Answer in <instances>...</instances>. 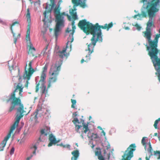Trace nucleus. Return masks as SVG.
<instances>
[{
  "label": "nucleus",
  "instance_id": "f257e3e1",
  "mask_svg": "<svg viewBox=\"0 0 160 160\" xmlns=\"http://www.w3.org/2000/svg\"><path fill=\"white\" fill-rule=\"evenodd\" d=\"M152 32L145 35L144 37L147 39L148 45L147 44L148 51V55L150 56L156 70V75L158 76V80L160 81V50L158 48V38L160 36L155 35L154 40L151 39Z\"/></svg>",
  "mask_w": 160,
  "mask_h": 160
},
{
  "label": "nucleus",
  "instance_id": "f03ea898",
  "mask_svg": "<svg viewBox=\"0 0 160 160\" xmlns=\"http://www.w3.org/2000/svg\"><path fill=\"white\" fill-rule=\"evenodd\" d=\"M22 77L19 76V82L16 86V89L11 93L9 98L7 100V103L9 101L11 102V106L9 108V112H11L13 110L15 109L16 108L20 107L21 106H22L23 109H24L23 104L22 103L21 99L19 98H16L15 92H17V90L20 89L21 88H22V89L23 87L21 84Z\"/></svg>",
  "mask_w": 160,
  "mask_h": 160
},
{
  "label": "nucleus",
  "instance_id": "7ed1b4c3",
  "mask_svg": "<svg viewBox=\"0 0 160 160\" xmlns=\"http://www.w3.org/2000/svg\"><path fill=\"white\" fill-rule=\"evenodd\" d=\"M48 69V66L46 64L44 67L43 70L42 72L41 76V77L40 80L38 82V81H37V78L38 77H36L35 78V81L36 82V92H38L39 89V85L41 84V90L42 92V96L44 95L45 94V96H46V94L48 92V90L46 89V86L45 84V80L46 78V72H47Z\"/></svg>",
  "mask_w": 160,
  "mask_h": 160
},
{
  "label": "nucleus",
  "instance_id": "20e7f679",
  "mask_svg": "<svg viewBox=\"0 0 160 160\" xmlns=\"http://www.w3.org/2000/svg\"><path fill=\"white\" fill-rule=\"evenodd\" d=\"M107 24H105L104 26L99 25L98 23H97L95 25H93V27H95L96 30L94 31L92 30L91 34L93 35L91 40L92 41V43L95 44L99 40L100 42H102V30L101 28L106 29L107 28Z\"/></svg>",
  "mask_w": 160,
  "mask_h": 160
},
{
  "label": "nucleus",
  "instance_id": "39448f33",
  "mask_svg": "<svg viewBox=\"0 0 160 160\" xmlns=\"http://www.w3.org/2000/svg\"><path fill=\"white\" fill-rule=\"evenodd\" d=\"M54 13L55 17V21L57 22L55 35L57 38L58 35V32L61 31L62 28L64 27L65 21L63 20V17L60 16V10L54 9Z\"/></svg>",
  "mask_w": 160,
  "mask_h": 160
},
{
  "label": "nucleus",
  "instance_id": "423d86ee",
  "mask_svg": "<svg viewBox=\"0 0 160 160\" xmlns=\"http://www.w3.org/2000/svg\"><path fill=\"white\" fill-rule=\"evenodd\" d=\"M78 26L81 27V29L83 30V31L88 34H89L90 32L91 34L92 30L95 31L96 28L93 27V24L89 22H87L85 19L80 20L78 23Z\"/></svg>",
  "mask_w": 160,
  "mask_h": 160
},
{
  "label": "nucleus",
  "instance_id": "0eeeda50",
  "mask_svg": "<svg viewBox=\"0 0 160 160\" xmlns=\"http://www.w3.org/2000/svg\"><path fill=\"white\" fill-rule=\"evenodd\" d=\"M74 121H73V122L75 126L76 130L77 132L80 133V132L79 131V129H81L82 130V133L81 134V136L82 139H83L84 135V133L86 134L87 132L89 130V128H88V123H86L84 122L83 120H82L83 121V122L82 123V126H81L79 125H77V123H79V121L78 118L77 117H75L74 118Z\"/></svg>",
  "mask_w": 160,
  "mask_h": 160
},
{
  "label": "nucleus",
  "instance_id": "6e6552de",
  "mask_svg": "<svg viewBox=\"0 0 160 160\" xmlns=\"http://www.w3.org/2000/svg\"><path fill=\"white\" fill-rule=\"evenodd\" d=\"M17 110V114L16 117H15V119L16 121L14 122L10 127L9 132L11 134L13 132V131L14 130L16 127L18 126V123L20 122L21 118L24 115V111L23 109L22 106H21L20 107L16 108L15 109Z\"/></svg>",
  "mask_w": 160,
  "mask_h": 160
},
{
  "label": "nucleus",
  "instance_id": "1a4fd4ad",
  "mask_svg": "<svg viewBox=\"0 0 160 160\" xmlns=\"http://www.w3.org/2000/svg\"><path fill=\"white\" fill-rule=\"evenodd\" d=\"M61 70V68L52 65L51 66L49 71V73L50 74V77L49 82V83L48 86H50L51 83H53L56 82L57 79V77L58 76L59 72Z\"/></svg>",
  "mask_w": 160,
  "mask_h": 160
},
{
  "label": "nucleus",
  "instance_id": "9d476101",
  "mask_svg": "<svg viewBox=\"0 0 160 160\" xmlns=\"http://www.w3.org/2000/svg\"><path fill=\"white\" fill-rule=\"evenodd\" d=\"M136 145L134 143L132 144L127 148L122 160H131L133 156V152L136 150Z\"/></svg>",
  "mask_w": 160,
  "mask_h": 160
},
{
  "label": "nucleus",
  "instance_id": "9b49d317",
  "mask_svg": "<svg viewBox=\"0 0 160 160\" xmlns=\"http://www.w3.org/2000/svg\"><path fill=\"white\" fill-rule=\"evenodd\" d=\"M68 42L67 43L66 47H64L62 51H59L58 52V55L60 58L59 61H57L56 62L55 64L53 65L54 66H56L57 67L61 68V66L63 60V58L64 56H65L66 55L65 53L66 52L67 48L68 47Z\"/></svg>",
  "mask_w": 160,
  "mask_h": 160
},
{
  "label": "nucleus",
  "instance_id": "f8f14e48",
  "mask_svg": "<svg viewBox=\"0 0 160 160\" xmlns=\"http://www.w3.org/2000/svg\"><path fill=\"white\" fill-rule=\"evenodd\" d=\"M81 1V0H72V2L74 4V5L73 7V8L70 9L69 10V13L75 20L78 18L76 12L77 9L76 7L80 4V2Z\"/></svg>",
  "mask_w": 160,
  "mask_h": 160
},
{
  "label": "nucleus",
  "instance_id": "ddd939ff",
  "mask_svg": "<svg viewBox=\"0 0 160 160\" xmlns=\"http://www.w3.org/2000/svg\"><path fill=\"white\" fill-rule=\"evenodd\" d=\"M96 43H95V44H94L92 43V41H91V42L88 44V49H86V51H88L89 52L88 55L86 56L87 59L85 60V62H87L90 60L91 59L90 55L93 52L95 46L96 45Z\"/></svg>",
  "mask_w": 160,
  "mask_h": 160
},
{
  "label": "nucleus",
  "instance_id": "4468645a",
  "mask_svg": "<svg viewBox=\"0 0 160 160\" xmlns=\"http://www.w3.org/2000/svg\"><path fill=\"white\" fill-rule=\"evenodd\" d=\"M29 68L28 74H27V71L26 69V67H25V73L23 77V79L24 80L26 79H28V80H29L30 79L31 75L33 74L34 72L35 71V69L32 68V61L30 62L29 63Z\"/></svg>",
  "mask_w": 160,
  "mask_h": 160
},
{
  "label": "nucleus",
  "instance_id": "2eb2a0df",
  "mask_svg": "<svg viewBox=\"0 0 160 160\" xmlns=\"http://www.w3.org/2000/svg\"><path fill=\"white\" fill-rule=\"evenodd\" d=\"M149 15V20L147 24L146 28V30L145 33V35L152 32V30L150 28V27L152 25V20L154 14L152 13H148Z\"/></svg>",
  "mask_w": 160,
  "mask_h": 160
},
{
  "label": "nucleus",
  "instance_id": "dca6fc26",
  "mask_svg": "<svg viewBox=\"0 0 160 160\" xmlns=\"http://www.w3.org/2000/svg\"><path fill=\"white\" fill-rule=\"evenodd\" d=\"M72 30L71 31V30H69V28H68L66 32L69 33L70 32L72 31V32L70 33L69 36L68 38V43L69 42H72L74 40L73 38V34L75 32V30L76 29V26L75 25H73L72 26Z\"/></svg>",
  "mask_w": 160,
  "mask_h": 160
},
{
  "label": "nucleus",
  "instance_id": "f3484780",
  "mask_svg": "<svg viewBox=\"0 0 160 160\" xmlns=\"http://www.w3.org/2000/svg\"><path fill=\"white\" fill-rule=\"evenodd\" d=\"M148 144L149 145V148L148 149V152L150 154V157L153 155L155 156L158 155V159H160V152L159 151H154V153H152V149L150 143V141L148 142Z\"/></svg>",
  "mask_w": 160,
  "mask_h": 160
},
{
  "label": "nucleus",
  "instance_id": "a211bd4d",
  "mask_svg": "<svg viewBox=\"0 0 160 160\" xmlns=\"http://www.w3.org/2000/svg\"><path fill=\"white\" fill-rule=\"evenodd\" d=\"M47 11H46L44 13V18L42 19V21L44 22V27L46 28H48L49 27L48 24H51L52 22V20L51 18L50 19H47Z\"/></svg>",
  "mask_w": 160,
  "mask_h": 160
},
{
  "label": "nucleus",
  "instance_id": "6ab92c4d",
  "mask_svg": "<svg viewBox=\"0 0 160 160\" xmlns=\"http://www.w3.org/2000/svg\"><path fill=\"white\" fill-rule=\"evenodd\" d=\"M160 2V0H157L156 2L153 4V6L149 9L148 11V13H151L153 14H154V13L158 12V9H157V7Z\"/></svg>",
  "mask_w": 160,
  "mask_h": 160
},
{
  "label": "nucleus",
  "instance_id": "aec40b11",
  "mask_svg": "<svg viewBox=\"0 0 160 160\" xmlns=\"http://www.w3.org/2000/svg\"><path fill=\"white\" fill-rule=\"evenodd\" d=\"M42 141L41 139V137H39L38 139L36 142H34L31 146V149H34V151L33 152V154H36V151L37 149V146H38L39 143Z\"/></svg>",
  "mask_w": 160,
  "mask_h": 160
},
{
  "label": "nucleus",
  "instance_id": "412c9836",
  "mask_svg": "<svg viewBox=\"0 0 160 160\" xmlns=\"http://www.w3.org/2000/svg\"><path fill=\"white\" fill-rule=\"evenodd\" d=\"M30 25L29 28H28V30L27 31V34L26 35V39L27 41H28V40L29 41V42L30 44V49L34 51H35V48L33 47V45L32 44L31 42L30 41Z\"/></svg>",
  "mask_w": 160,
  "mask_h": 160
},
{
  "label": "nucleus",
  "instance_id": "4be33fe9",
  "mask_svg": "<svg viewBox=\"0 0 160 160\" xmlns=\"http://www.w3.org/2000/svg\"><path fill=\"white\" fill-rule=\"evenodd\" d=\"M49 140L50 141V142L49 143L48 145V147L51 146L53 144H55L59 142V140L57 141L56 140L55 136L52 134H51L50 135Z\"/></svg>",
  "mask_w": 160,
  "mask_h": 160
},
{
  "label": "nucleus",
  "instance_id": "5701e85b",
  "mask_svg": "<svg viewBox=\"0 0 160 160\" xmlns=\"http://www.w3.org/2000/svg\"><path fill=\"white\" fill-rule=\"evenodd\" d=\"M50 4H49L48 2L46 3V7L45 9L46 10L47 9L49 6H51V9L50 11H49L48 12L51 13V10L56 5V2L55 0H50Z\"/></svg>",
  "mask_w": 160,
  "mask_h": 160
},
{
  "label": "nucleus",
  "instance_id": "b1692460",
  "mask_svg": "<svg viewBox=\"0 0 160 160\" xmlns=\"http://www.w3.org/2000/svg\"><path fill=\"white\" fill-rule=\"evenodd\" d=\"M50 130V128H48L47 127L42 129L40 131V137L41 138L42 136H47Z\"/></svg>",
  "mask_w": 160,
  "mask_h": 160
},
{
  "label": "nucleus",
  "instance_id": "393cba45",
  "mask_svg": "<svg viewBox=\"0 0 160 160\" xmlns=\"http://www.w3.org/2000/svg\"><path fill=\"white\" fill-rule=\"evenodd\" d=\"M113 148L112 149L111 151L107 154L106 150L105 149L104 150V156L105 157L106 159L110 160V157L111 155H112L113 151Z\"/></svg>",
  "mask_w": 160,
  "mask_h": 160
},
{
  "label": "nucleus",
  "instance_id": "a878e982",
  "mask_svg": "<svg viewBox=\"0 0 160 160\" xmlns=\"http://www.w3.org/2000/svg\"><path fill=\"white\" fill-rule=\"evenodd\" d=\"M9 68L10 71L11 72V71L12 69H13L14 70H15L17 69H18V76L20 75V69L18 67H17L15 65V63L14 62H13V63H12V65L11 67H10L9 65Z\"/></svg>",
  "mask_w": 160,
  "mask_h": 160
},
{
  "label": "nucleus",
  "instance_id": "bb28decb",
  "mask_svg": "<svg viewBox=\"0 0 160 160\" xmlns=\"http://www.w3.org/2000/svg\"><path fill=\"white\" fill-rule=\"evenodd\" d=\"M10 29L12 31V33L13 34V37L14 38V42L15 44H16V43H17V39L18 38H19L20 37L21 34H20V33H19L18 34V36L16 37L15 35V33H14L13 32V29H12V26H11L10 27Z\"/></svg>",
  "mask_w": 160,
  "mask_h": 160
},
{
  "label": "nucleus",
  "instance_id": "cd10ccee",
  "mask_svg": "<svg viewBox=\"0 0 160 160\" xmlns=\"http://www.w3.org/2000/svg\"><path fill=\"white\" fill-rule=\"evenodd\" d=\"M72 154L73 155L72 158H73L74 160H75L77 159L79 157L80 153L78 150H76L72 152Z\"/></svg>",
  "mask_w": 160,
  "mask_h": 160
},
{
  "label": "nucleus",
  "instance_id": "c85d7f7f",
  "mask_svg": "<svg viewBox=\"0 0 160 160\" xmlns=\"http://www.w3.org/2000/svg\"><path fill=\"white\" fill-rule=\"evenodd\" d=\"M90 130L89 129V132L88 133V136L89 138L91 139L92 140H93L94 139H95L96 138H99V136L97 134H94L93 133L92 135L91 136L89 135L90 132Z\"/></svg>",
  "mask_w": 160,
  "mask_h": 160
},
{
  "label": "nucleus",
  "instance_id": "c756f323",
  "mask_svg": "<svg viewBox=\"0 0 160 160\" xmlns=\"http://www.w3.org/2000/svg\"><path fill=\"white\" fill-rule=\"evenodd\" d=\"M27 12L26 15V18L27 19V22L28 23H30L31 21L30 12V9L29 8L27 10Z\"/></svg>",
  "mask_w": 160,
  "mask_h": 160
},
{
  "label": "nucleus",
  "instance_id": "7c9ffc66",
  "mask_svg": "<svg viewBox=\"0 0 160 160\" xmlns=\"http://www.w3.org/2000/svg\"><path fill=\"white\" fill-rule=\"evenodd\" d=\"M102 145L103 148H106V149L107 150L110 149V145L108 141H105L104 143H102Z\"/></svg>",
  "mask_w": 160,
  "mask_h": 160
},
{
  "label": "nucleus",
  "instance_id": "2f4dec72",
  "mask_svg": "<svg viewBox=\"0 0 160 160\" xmlns=\"http://www.w3.org/2000/svg\"><path fill=\"white\" fill-rule=\"evenodd\" d=\"M60 16H62L63 17V20H64V16H67L68 17V19L69 21H72V18L71 16L69 15L68 14H66L65 12H62L60 14Z\"/></svg>",
  "mask_w": 160,
  "mask_h": 160
},
{
  "label": "nucleus",
  "instance_id": "473e14b6",
  "mask_svg": "<svg viewBox=\"0 0 160 160\" xmlns=\"http://www.w3.org/2000/svg\"><path fill=\"white\" fill-rule=\"evenodd\" d=\"M11 133H8V135L5 137L4 139L3 140L2 142L4 143H6V144L7 141L8 139L9 138L11 137Z\"/></svg>",
  "mask_w": 160,
  "mask_h": 160
},
{
  "label": "nucleus",
  "instance_id": "72a5a7b5",
  "mask_svg": "<svg viewBox=\"0 0 160 160\" xmlns=\"http://www.w3.org/2000/svg\"><path fill=\"white\" fill-rule=\"evenodd\" d=\"M6 144L2 142H1L0 144V152L3 151L4 148Z\"/></svg>",
  "mask_w": 160,
  "mask_h": 160
},
{
  "label": "nucleus",
  "instance_id": "f704fd0d",
  "mask_svg": "<svg viewBox=\"0 0 160 160\" xmlns=\"http://www.w3.org/2000/svg\"><path fill=\"white\" fill-rule=\"evenodd\" d=\"M160 121V118H159L158 119L156 120L155 123L154 124V126L156 129H159V128L158 127V123L159 121Z\"/></svg>",
  "mask_w": 160,
  "mask_h": 160
},
{
  "label": "nucleus",
  "instance_id": "c9c22d12",
  "mask_svg": "<svg viewBox=\"0 0 160 160\" xmlns=\"http://www.w3.org/2000/svg\"><path fill=\"white\" fill-rule=\"evenodd\" d=\"M72 102V104L71 106V107L73 108H75L76 109H77V108H75V105L76 103V100L71 99Z\"/></svg>",
  "mask_w": 160,
  "mask_h": 160
},
{
  "label": "nucleus",
  "instance_id": "e433bc0d",
  "mask_svg": "<svg viewBox=\"0 0 160 160\" xmlns=\"http://www.w3.org/2000/svg\"><path fill=\"white\" fill-rule=\"evenodd\" d=\"M86 0H84L83 2L82 1V0H81V1L80 2L81 6L83 8H85L86 6V5L85 2Z\"/></svg>",
  "mask_w": 160,
  "mask_h": 160
},
{
  "label": "nucleus",
  "instance_id": "4c0bfd02",
  "mask_svg": "<svg viewBox=\"0 0 160 160\" xmlns=\"http://www.w3.org/2000/svg\"><path fill=\"white\" fill-rule=\"evenodd\" d=\"M39 111V109L38 108H37L35 111V112L34 113V114H35V119H37L38 118L37 115L38 114V112Z\"/></svg>",
  "mask_w": 160,
  "mask_h": 160
},
{
  "label": "nucleus",
  "instance_id": "58836bf2",
  "mask_svg": "<svg viewBox=\"0 0 160 160\" xmlns=\"http://www.w3.org/2000/svg\"><path fill=\"white\" fill-rule=\"evenodd\" d=\"M0 23L2 24L5 25V26H7V24L6 22L2 20L0 18Z\"/></svg>",
  "mask_w": 160,
  "mask_h": 160
},
{
  "label": "nucleus",
  "instance_id": "ea45409f",
  "mask_svg": "<svg viewBox=\"0 0 160 160\" xmlns=\"http://www.w3.org/2000/svg\"><path fill=\"white\" fill-rule=\"evenodd\" d=\"M15 150L14 148L13 147L12 148L10 151V154L12 155L13 154Z\"/></svg>",
  "mask_w": 160,
  "mask_h": 160
},
{
  "label": "nucleus",
  "instance_id": "a19ab883",
  "mask_svg": "<svg viewBox=\"0 0 160 160\" xmlns=\"http://www.w3.org/2000/svg\"><path fill=\"white\" fill-rule=\"evenodd\" d=\"M135 26L136 27L137 29L138 30L140 31L141 30V27L137 23L135 25Z\"/></svg>",
  "mask_w": 160,
  "mask_h": 160
},
{
  "label": "nucleus",
  "instance_id": "79ce46f5",
  "mask_svg": "<svg viewBox=\"0 0 160 160\" xmlns=\"http://www.w3.org/2000/svg\"><path fill=\"white\" fill-rule=\"evenodd\" d=\"M142 15L143 17H145L147 16V12H146L142 11Z\"/></svg>",
  "mask_w": 160,
  "mask_h": 160
},
{
  "label": "nucleus",
  "instance_id": "37998d69",
  "mask_svg": "<svg viewBox=\"0 0 160 160\" xmlns=\"http://www.w3.org/2000/svg\"><path fill=\"white\" fill-rule=\"evenodd\" d=\"M95 154L96 155L98 156V157L99 156H100L101 155V151L99 152L98 151H97L96 152Z\"/></svg>",
  "mask_w": 160,
  "mask_h": 160
},
{
  "label": "nucleus",
  "instance_id": "c03bdc74",
  "mask_svg": "<svg viewBox=\"0 0 160 160\" xmlns=\"http://www.w3.org/2000/svg\"><path fill=\"white\" fill-rule=\"evenodd\" d=\"M78 112H74L72 114V117L73 118H74L75 117H77L78 116Z\"/></svg>",
  "mask_w": 160,
  "mask_h": 160
},
{
  "label": "nucleus",
  "instance_id": "a18cd8bd",
  "mask_svg": "<svg viewBox=\"0 0 160 160\" xmlns=\"http://www.w3.org/2000/svg\"><path fill=\"white\" fill-rule=\"evenodd\" d=\"M138 19H140L141 20L142 18H144V17H143V16L142 15V14H138Z\"/></svg>",
  "mask_w": 160,
  "mask_h": 160
},
{
  "label": "nucleus",
  "instance_id": "49530a36",
  "mask_svg": "<svg viewBox=\"0 0 160 160\" xmlns=\"http://www.w3.org/2000/svg\"><path fill=\"white\" fill-rule=\"evenodd\" d=\"M146 137H143L142 140V144L143 145H144L145 144V139L146 138Z\"/></svg>",
  "mask_w": 160,
  "mask_h": 160
},
{
  "label": "nucleus",
  "instance_id": "de8ad7c7",
  "mask_svg": "<svg viewBox=\"0 0 160 160\" xmlns=\"http://www.w3.org/2000/svg\"><path fill=\"white\" fill-rule=\"evenodd\" d=\"M98 158L99 160H105L104 158L102 155H101L100 156H99Z\"/></svg>",
  "mask_w": 160,
  "mask_h": 160
},
{
  "label": "nucleus",
  "instance_id": "09e8293b",
  "mask_svg": "<svg viewBox=\"0 0 160 160\" xmlns=\"http://www.w3.org/2000/svg\"><path fill=\"white\" fill-rule=\"evenodd\" d=\"M57 146H62L64 148H65L66 147V145L64 144H63L62 143H61L60 144H57Z\"/></svg>",
  "mask_w": 160,
  "mask_h": 160
},
{
  "label": "nucleus",
  "instance_id": "8fccbe9b",
  "mask_svg": "<svg viewBox=\"0 0 160 160\" xmlns=\"http://www.w3.org/2000/svg\"><path fill=\"white\" fill-rule=\"evenodd\" d=\"M113 26V23L112 22L110 23L109 24L108 27V30H109V28L112 27Z\"/></svg>",
  "mask_w": 160,
  "mask_h": 160
},
{
  "label": "nucleus",
  "instance_id": "3c124183",
  "mask_svg": "<svg viewBox=\"0 0 160 160\" xmlns=\"http://www.w3.org/2000/svg\"><path fill=\"white\" fill-rule=\"evenodd\" d=\"M20 90V92H19V94L21 96H22V88H21L20 90Z\"/></svg>",
  "mask_w": 160,
  "mask_h": 160
},
{
  "label": "nucleus",
  "instance_id": "603ef678",
  "mask_svg": "<svg viewBox=\"0 0 160 160\" xmlns=\"http://www.w3.org/2000/svg\"><path fill=\"white\" fill-rule=\"evenodd\" d=\"M28 80L26 81V82L25 83V87H28V83H29V82H28V79H27Z\"/></svg>",
  "mask_w": 160,
  "mask_h": 160
},
{
  "label": "nucleus",
  "instance_id": "864d4df0",
  "mask_svg": "<svg viewBox=\"0 0 160 160\" xmlns=\"http://www.w3.org/2000/svg\"><path fill=\"white\" fill-rule=\"evenodd\" d=\"M33 155H31L30 156L28 157L26 159V160H30V159L32 158V157Z\"/></svg>",
  "mask_w": 160,
  "mask_h": 160
},
{
  "label": "nucleus",
  "instance_id": "5fc2aeb1",
  "mask_svg": "<svg viewBox=\"0 0 160 160\" xmlns=\"http://www.w3.org/2000/svg\"><path fill=\"white\" fill-rule=\"evenodd\" d=\"M62 1V0H59L57 3V5L60 7L61 4V2Z\"/></svg>",
  "mask_w": 160,
  "mask_h": 160
},
{
  "label": "nucleus",
  "instance_id": "6e6d98bb",
  "mask_svg": "<svg viewBox=\"0 0 160 160\" xmlns=\"http://www.w3.org/2000/svg\"><path fill=\"white\" fill-rule=\"evenodd\" d=\"M155 0H149L148 1V2H147L148 4H149L150 3L153 2Z\"/></svg>",
  "mask_w": 160,
  "mask_h": 160
},
{
  "label": "nucleus",
  "instance_id": "4d7b16f0",
  "mask_svg": "<svg viewBox=\"0 0 160 160\" xmlns=\"http://www.w3.org/2000/svg\"><path fill=\"white\" fill-rule=\"evenodd\" d=\"M18 23V22H17V21L15 22H13V23L12 24V25L11 26H11L12 27V26H14L16 23Z\"/></svg>",
  "mask_w": 160,
  "mask_h": 160
},
{
  "label": "nucleus",
  "instance_id": "13d9d810",
  "mask_svg": "<svg viewBox=\"0 0 160 160\" xmlns=\"http://www.w3.org/2000/svg\"><path fill=\"white\" fill-rule=\"evenodd\" d=\"M124 28L126 30H129L130 29L128 27H126L125 26H124Z\"/></svg>",
  "mask_w": 160,
  "mask_h": 160
},
{
  "label": "nucleus",
  "instance_id": "bf43d9fd",
  "mask_svg": "<svg viewBox=\"0 0 160 160\" xmlns=\"http://www.w3.org/2000/svg\"><path fill=\"white\" fill-rule=\"evenodd\" d=\"M59 7H60L59 6L57 5V6L55 7L54 9L60 10V9H59Z\"/></svg>",
  "mask_w": 160,
  "mask_h": 160
},
{
  "label": "nucleus",
  "instance_id": "052dcab7",
  "mask_svg": "<svg viewBox=\"0 0 160 160\" xmlns=\"http://www.w3.org/2000/svg\"><path fill=\"white\" fill-rule=\"evenodd\" d=\"M75 22L74 20H73L72 22V26L75 25Z\"/></svg>",
  "mask_w": 160,
  "mask_h": 160
},
{
  "label": "nucleus",
  "instance_id": "680f3d73",
  "mask_svg": "<svg viewBox=\"0 0 160 160\" xmlns=\"http://www.w3.org/2000/svg\"><path fill=\"white\" fill-rule=\"evenodd\" d=\"M70 145L69 144H68L66 146V148H70Z\"/></svg>",
  "mask_w": 160,
  "mask_h": 160
},
{
  "label": "nucleus",
  "instance_id": "e2e57ef3",
  "mask_svg": "<svg viewBox=\"0 0 160 160\" xmlns=\"http://www.w3.org/2000/svg\"><path fill=\"white\" fill-rule=\"evenodd\" d=\"M158 137L159 139V140L160 141V132H158Z\"/></svg>",
  "mask_w": 160,
  "mask_h": 160
},
{
  "label": "nucleus",
  "instance_id": "0e129e2a",
  "mask_svg": "<svg viewBox=\"0 0 160 160\" xmlns=\"http://www.w3.org/2000/svg\"><path fill=\"white\" fill-rule=\"evenodd\" d=\"M148 0H142V2H148Z\"/></svg>",
  "mask_w": 160,
  "mask_h": 160
},
{
  "label": "nucleus",
  "instance_id": "69168bd1",
  "mask_svg": "<svg viewBox=\"0 0 160 160\" xmlns=\"http://www.w3.org/2000/svg\"><path fill=\"white\" fill-rule=\"evenodd\" d=\"M84 59H82L81 61V63H83L84 62Z\"/></svg>",
  "mask_w": 160,
  "mask_h": 160
},
{
  "label": "nucleus",
  "instance_id": "338daca9",
  "mask_svg": "<svg viewBox=\"0 0 160 160\" xmlns=\"http://www.w3.org/2000/svg\"><path fill=\"white\" fill-rule=\"evenodd\" d=\"M149 158H149H149H148V157H146V160H149Z\"/></svg>",
  "mask_w": 160,
  "mask_h": 160
},
{
  "label": "nucleus",
  "instance_id": "774afa93",
  "mask_svg": "<svg viewBox=\"0 0 160 160\" xmlns=\"http://www.w3.org/2000/svg\"><path fill=\"white\" fill-rule=\"evenodd\" d=\"M102 132L103 133V135H104V136H105V134H106V133H105V132H104V131H102Z\"/></svg>",
  "mask_w": 160,
  "mask_h": 160
}]
</instances>
